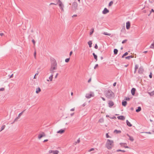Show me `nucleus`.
Wrapping results in <instances>:
<instances>
[{"label":"nucleus","mask_w":154,"mask_h":154,"mask_svg":"<svg viewBox=\"0 0 154 154\" xmlns=\"http://www.w3.org/2000/svg\"><path fill=\"white\" fill-rule=\"evenodd\" d=\"M148 94L150 96L153 95H154V90L152 91L151 92H149Z\"/></svg>","instance_id":"27"},{"label":"nucleus","mask_w":154,"mask_h":154,"mask_svg":"<svg viewBox=\"0 0 154 154\" xmlns=\"http://www.w3.org/2000/svg\"><path fill=\"white\" fill-rule=\"evenodd\" d=\"M152 12H154V11L153 10V9H152L151 11L150 12V13H151Z\"/></svg>","instance_id":"64"},{"label":"nucleus","mask_w":154,"mask_h":154,"mask_svg":"<svg viewBox=\"0 0 154 154\" xmlns=\"http://www.w3.org/2000/svg\"><path fill=\"white\" fill-rule=\"evenodd\" d=\"M78 5V4L76 2L73 3L71 7L72 10L74 11H75L77 9Z\"/></svg>","instance_id":"4"},{"label":"nucleus","mask_w":154,"mask_h":154,"mask_svg":"<svg viewBox=\"0 0 154 154\" xmlns=\"http://www.w3.org/2000/svg\"><path fill=\"white\" fill-rule=\"evenodd\" d=\"M125 99L126 100H130V98L129 97H126Z\"/></svg>","instance_id":"44"},{"label":"nucleus","mask_w":154,"mask_h":154,"mask_svg":"<svg viewBox=\"0 0 154 154\" xmlns=\"http://www.w3.org/2000/svg\"><path fill=\"white\" fill-rule=\"evenodd\" d=\"M93 55L94 56V58L96 60V61H97V55H96L94 53H93Z\"/></svg>","instance_id":"23"},{"label":"nucleus","mask_w":154,"mask_h":154,"mask_svg":"<svg viewBox=\"0 0 154 154\" xmlns=\"http://www.w3.org/2000/svg\"><path fill=\"white\" fill-rule=\"evenodd\" d=\"M141 108L140 107H138L137 109L136 110V112H138L141 111Z\"/></svg>","instance_id":"26"},{"label":"nucleus","mask_w":154,"mask_h":154,"mask_svg":"<svg viewBox=\"0 0 154 154\" xmlns=\"http://www.w3.org/2000/svg\"><path fill=\"white\" fill-rule=\"evenodd\" d=\"M4 33H0V35L1 36H2L4 35Z\"/></svg>","instance_id":"55"},{"label":"nucleus","mask_w":154,"mask_h":154,"mask_svg":"<svg viewBox=\"0 0 154 154\" xmlns=\"http://www.w3.org/2000/svg\"><path fill=\"white\" fill-rule=\"evenodd\" d=\"M106 138H111V137L109 135L108 133H106Z\"/></svg>","instance_id":"40"},{"label":"nucleus","mask_w":154,"mask_h":154,"mask_svg":"<svg viewBox=\"0 0 154 154\" xmlns=\"http://www.w3.org/2000/svg\"><path fill=\"white\" fill-rule=\"evenodd\" d=\"M116 85V83L115 82L113 83V86H115Z\"/></svg>","instance_id":"58"},{"label":"nucleus","mask_w":154,"mask_h":154,"mask_svg":"<svg viewBox=\"0 0 154 154\" xmlns=\"http://www.w3.org/2000/svg\"><path fill=\"white\" fill-rule=\"evenodd\" d=\"M117 118L119 119H120V120H123L125 119V117L124 116H118L117 117Z\"/></svg>","instance_id":"19"},{"label":"nucleus","mask_w":154,"mask_h":154,"mask_svg":"<svg viewBox=\"0 0 154 154\" xmlns=\"http://www.w3.org/2000/svg\"><path fill=\"white\" fill-rule=\"evenodd\" d=\"M150 47L152 48H154V40L153 41V43L151 45Z\"/></svg>","instance_id":"30"},{"label":"nucleus","mask_w":154,"mask_h":154,"mask_svg":"<svg viewBox=\"0 0 154 154\" xmlns=\"http://www.w3.org/2000/svg\"><path fill=\"white\" fill-rule=\"evenodd\" d=\"M52 153H49V150L48 151V153L47 154H51Z\"/></svg>","instance_id":"63"},{"label":"nucleus","mask_w":154,"mask_h":154,"mask_svg":"<svg viewBox=\"0 0 154 154\" xmlns=\"http://www.w3.org/2000/svg\"><path fill=\"white\" fill-rule=\"evenodd\" d=\"M108 104L109 106L110 107H111L114 105V103L113 102L111 101H109L108 102Z\"/></svg>","instance_id":"14"},{"label":"nucleus","mask_w":154,"mask_h":154,"mask_svg":"<svg viewBox=\"0 0 154 154\" xmlns=\"http://www.w3.org/2000/svg\"><path fill=\"white\" fill-rule=\"evenodd\" d=\"M143 68H140L138 70V72L139 73H143Z\"/></svg>","instance_id":"20"},{"label":"nucleus","mask_w":154,"mask_h":154,"mask_svg":"<svg viewBox=\"0 0 154 154\" xmlns=\"http://www.w3.org/2000/svg\"><path fill=\"white\" fill-rule=\"evenodd\" d=\"M49 153H52L53 154H58L59 151L57 150H49Z\"/></svg>","instance_id":"10"},{"label":"nucleus","mask_w":154,"mask_h":154,"mask_svg":"<svg viewBox=\"0 0 154 154\" xmlns=\"http://www.w3.org/2000/svg\"><path fill=\"white\" fill-rule=\"evenodd\" d=\"M131 23L129 21L126 23V28L127 29H129L130 27Z\"/></svg>","instance_id":"11"},{"label":"nucleus","mask_w":154,"mask_h":154,"mask_svg":"<svg viewBox=\"0 0 154 154\" xmlns=\"http://www.w3.org/2000/svg\"><path fill=\"white\" fill-rule=\"evenodd\" d=\"M121 131L120 130H115L114 131L113 133L114 134H120L121 133Z\"/></svg>","instance_id":"18"},{"label":"nucleus","mask_w":154,"mask_h":154,"mask_svg":"<svg viewBox=\"0 0 154 154\" xmlns=\"http://www.w3.org/2000/svg\"><path fill=\"white\" fill-rule=\"evenodd\" d=\"M119 144L122 147H124L125 148L130 149V147L127 146L126 143H119Z\"/></svg>","instance_id":"8"},{"label":"nucleus","mask_w":154,"mask_h":154,"mask_svg":"<svg viewBox=\"0 0 154 154\" xmlns=\"http://www.w3.org/2000/svg\"><path fill=\"white\" fill-rule=\"evenodd\" d=\"M94 93L93 92H90L86 94L85 97L87 98H90L91 97H94Z\"/></svg>","instance_id":"5"},{"label":"nucleus","mask_w":154,"mask_h":154,"mask_svg":"<svg viewBox=\"0 0 154 154\" xmlns=\"http://www.w3.org/2000/svg\"><path fill=\"white\" fill-rule=\"evenodd\" d=\"M103 34L104 35H109V36H110L111 35V34L110 33H108L107 32H104Z\"/></svg>","instance_id":"31"},{"label":"nucleus","mask_w":154,"mask_h":154,"mask_svg":"<svg viewBox=\"0 0 154 154\" xmlns=\"http://www.w3.org/2000/svg\"><path fill=\"white\" fill-rule=\"evenodd\" d=\"M72 51H71L70 52V53H69V56H71V55H72Z\"/></svg>","instance_id":"53"},{"label":"nucleus","mask_w":154,"mask_h":154,"mask_svg":"<svg viewBox=\"0 0 154 154\" xmlns=\"http://www.w3.org/2000/svg\"><path fill=\"white\" fill-rule=\"evenodd\" d=\"M127 40H125L122 42V44H124V43H125L127 42Z\"/></svg>","instance_id":"48"},{"label":"nucleus","mask_w":154,"mask_h":154,"mask_svg":"<svg viewBox=\"0 0 154 154\" xmlns=\"http://www.w3.org/2000/svg\"><path fill=\"white\" fill-rule=\"evenodd\" d=\"M98 64H96L94 67V69H96L98 67Z\"/></svg>","instance_id":"45"},{"label":"nucleus","mask_w":154,"mask_h":154,"mask_svg":"<svg viewBox=\"0 0 154 154\" xmlns=\"http://www.w3.org/2000/svg\"><path fill=\"white\" fill-rule=\"evenodd\" d=\"M126 123H127V125L128 126H129V127H131L132 126V124H131V123L128 120H127V121H126Z\"/></svg>","instance_id":"21"},{"label":"nucleus","mask_w":154,"mask_h":154,"mask_svg":"<svg viewBox=\"0 0 154 154\" xmlns=\"http://www.w3.org/2000/svg\"><path fill=\"white\" fill-rule=\"evenodd\" d=\"M127 135L128 137H129V140L133 142L134 141V138L129 135L128 134H127Z\"/></svg>","instance_id":"17"},{"label":"nucleus","mask_w":154,"mask_h":154,"mask_svg":"<svg viewBox=\"0 0 154 154\" xmlns=\"http://www.w3.org/2000/svg\"><path fill=\"white\" fill-rule=\"evenodd\" d=\"M149 76L150 78H152V73L151 72L150 73Z\"/></svg>","instance_id":"43"},{"label":"nucleus","mask_w":154,"mask_h":154,"mask_svg":"<svg viewBox=\"0 0 154 154\" xmlns=\"http://www.w3.org/2000/svg\"><path fill=\"white\" fill-rule=\"evenodd\" d=\"M32 41L34 44H35V41L34 40H32Z\"/></svg>","instance_id":"59"},{"label":"nucleus","mask_w":154,"mask_h":154,"mask_svg":"<svg viewBox=\"0 0 154 154\" xmlns=\"http://www.w3.org/2000/svg\"><path fill=\"white\" fill-rule=\"evenodd\" d=\"M23 112L19 114L18 116V118H19L20 117V116H21V115L22 114Z\"/></svg>","instance_id":"39"},{"label":"nucleus","mask_w":154,"mask_h":154,"mask_svg":"<svg viewBox=\"0 0 154 154\" xmlns=\"http://www.w3.org/2000/svg\"><path fill=\"white\" fill-rule=\"evenodd\" d=\"M55 72V71H50V73H51V74H53H53L54 73V72Z\"/></svg>","instance_id":"47"},{"label":"nucleus","mask_w":154,"mask_h":154,"mask_svg":"<svg viewBox=\"0 0 154 154\" xmlns=\"http://www.w3.org/2000/svg\"><path fill=\"white\" fill-rule=\"evenodd\" d=\"M134 57L133 56H129L127 57H125V58L127 59H130L131 58H132Z\"/></svg>","instance_id":"32"},{"label":"nucleus","mask_w":154,"mask_h":154,"mask_svg":"<svg viewBox=\"0 0 154 154\" xmlns=\"http://www.w3.org/2000/svg\"><path fill=\"white\" fill-rule=\"evenodd\" d=\"M136 89L134 88H133L131 90V93L133 96H134L135 94V92L136 91Z\"/></svg>","instance_id":"16"},{"label":"nucleus","mask_w":154,"mask_h":154,"mask_svg":"<svg viewBox=\"0 0 154 154\" xmlns=\"http://www.w3.org/2000/svg\"><path fill=\"white\" fill-rule=\"evenodd\" d=\"M5 125H2L1 127V130L0 131H1L5 129Z\"/></svg>","instance_id":"35"},{"label":"nucleus","mask_w":154,"mask_h":154,"mask_svg":"<svg viewBox=\"0 0 154 154\" xmlns=\"http://www.w3.org/2000/svg\"><path fill=\"white\" fill-rule=\"evenodd\" d=\"M113 4V2L112 1L110 2L109 4V7L111 6Z\"/></svg>","instance_id":"38"},{"label":"nucleus","mask_w":154,"mask_h":154,"mask_svg":"<svg viewBox=\"0 0 154 154\" xmlns=\"http://www.w3.org/2000/svg\"><path fill=\"white\" fill-rule=\"evenodd\" d=\"M41 91V89L39 87H38L36 88L35 93L38 94Z\"/></svg>","instance_id":"15"},{"label":"nucleus","mask_w":154,"mask_h":154,"mask_svg":"<svg viewBox=\"0 0 154 154\" xmlns=\"http://www.w3.org/2000/svg\"><path fill=\"white\" fill-rule=\"evenodd\" d=\"M104 122V120L103 119L101 118L99 119L98 120V122L100 123H102Z\"/></svg>","instance_id":"24"},{"label":"nucleus","mask_w":154,"mask_h":154,"mask_svg":"<svg viewBox=\"0 0 154 154\" xmlns=\"http://www.w3.org/2000/svg\"><path fill=\"white\" fill-rule=\"evenodd\" d=\"M80 142V140L79 139H78L77 141H76V143H79Z\"/></svg>","instance_id":"50"},{"label":"nucleus","mask_w":154,"mask_h":154,"mask_svg":"<svg viewBox=\"0 0 154 154\" xmlns=\"http://www.w3.org/2000/svg\"><path fill=\"white\" fill-rule=\"evenodd\" d=\"M144 133H145L147 134H151V133L150 132H145Z\"/></svg>","instance_id":"51"},{"label":"nucleus","mask_w":154,"mask_h":154,"mask_svg":"<svg viewBox=\"0 0 154 154\" xmlns=\"http://www.w3.org/2000/svg\"><path fill=\"white\" fill-rule=\"evenodd\" d=\"M109 12V10L107 9L106 8H105L102 11V13L103 14H106Z\"/></svg>","instance_id":"13"},{"label":"nucleus","mask_w":154,"mask_h":154,"mask_svg":"<svg viewBox=\"0 0 154 154\" xmlns=\"http://www.w3.org/2000/svg\"><path fill=\"white\" fill-rule=\"evenodd\" d=\"M57 68V64H52L51 66V67L50 69V71H55V70H56Z\"/></svg>","instance_id":"7"},{"label":"nucleus","mask_w":154,"mask_h":154,"mask_svg":"<svg viewBox=\"0 0 154 154\" xmlns=\"http://www.w3.org/2000/svg\"><path fill=\"white\" fill-rule=\"evenodd\" d=\"M57 4L58 5L61 11L63 12L64 11V5L63 2L60 0H58Z\"/></svg>","instance_id":"3"},{"label":"nucleus","mask_w":154,"mask_h":154,"mask_svg":"<svg viewBox=\"0 0 154 154\" xmlns=\"http://www.w3.org/2000/svg\"><path fill=\"white\" fill-rule=\"evenodd\" d=\"M53 74H51L50 76H49L48 78V79H47V81L48 82H51L52 81L53 78Z\"/></svg>","instance_id":"12"},{"label":"nucleus","mask_w":154,"mask_h":154,"mask_svg":"<svg viewBox=\"0 0 154 154\" xmlns=\"http://www.w3.org/2000/svg\"><path fill=\"white\" fill-rule=\"evenodd\" d=\"M74 110H75V108H72V109H70V111H74Z\"/></svg>","instance_id":"52"},{"label":"nucleus","mask_w":154,"mask_h":154,"mask_svg":"<svg viewBox=\"0 0 154 154\" xmlns=\"http://www.w3.org/2000/svg\"><path fill=\"white\" fill-rule=\"evenodd\" d=\"M94 148H91V149H90L89 150L88 152H90L91 151H94Z\"/></svg>","instance_id":"41"},{"label":"nucleus","mask_w":154,"mask_h":154,"mask_svg":"<svg viewBox=\"0 0 154 154\" xmlns=\"http://www.w3.org/2000/svg\"><path fill=\"white\" fill-rule=\"evenodd\" d=\"M127 103L126 101H123L122 103V105L124 106H125L127 105Z\"/></svg>","instance_id":"25"},{"label":"nucleus","mask_w":154,"mask_h":154,"mask_svg":"<svg viewBox=\"0 0 154 154\" xmlns=\"http://www.w3.org/2000/svg\"><path fill=\"white\" fill-rule=\"evenodd\" d=\"M101 98H102V99L103 100H104V101H105V99L104 98H103V97H102Z\"/></svg>","instance_id":"60"},{"label":"nucleus","mask_w":154,"mask_h":154,"mask_svg":"<svg viewBox=\"0 0 154 154\" xmlns=\"http://www.w3.org/2000/svg\"><path fill=\"white\" fill-rule=\"evenodd\" d=\"M45 136V134L44 132H42L38 135V138L39 140H40L42 137Z\"/></svg>","instance_id":"6"},{"label":"nucleus","mask_w":154,"mask_h":154,"mask_svg":"<svg viewBox=\"0 0 154 154\" xmlns=\"http://www.w3.org/2000/svg\"><path fill=\"white\" fill-rule=\"evenodd\" d=\"M104 94L108 98H111L114 96V93L111 90L106 91L104 92Z\"/></svg>","instance_id":"2"},{"label":"nucleus","mask_w":154,"mask_h":154,"mask_svg":"<svg viewBox=\"0 0 154 154\" xmlns=\"http://www.w3.org/2000/svg\"><path fill=\"white\" fill-rule=\"evenodd\" d=\"M128 53L127 52H125L122 56V57L123 58L124 56L127 55L128 54Z\"/></svg>","instance_id":"37"},{"label":"nucleus","mask_w":154,"mask_h":154,"mask_svg":"<svg viewBox=\"0 0 154 154\" xmlns=\"http://www.w3.org/2000/svg\"><path fill=\"white\" fill-rule=\"evenodd\" d=\"M91 79H89L88 81V82H90L91 81Z\"/></svg>","instance_id":"62"},{"label":"nucleus","mask_w":154,"mask_h":154,"mask_svg":"<svg viewBox=\"0 0 154 154\" xmlns=\"http://www.w3.org/2000/svg\"><path fill=\"white\" fill-rule=\"evenodd\" d=\"M118 51L117 49H114V53L115 54H116L118 53Z\"/></svg>","instance_id":"33"},{"label":"nucleus","mask_w":154,"mask_h":154,"mask_svg":"<svg viewBox=\"0 0 154 154\" xmlns=\"http://www.w3.org/2000/svg\"><path fill=\"white\" fill-rule=\"evenodd\" d=\"M94 48L96 49H97L98 48V47L97 44H95Z\"/></svg>","instance_id":"49"},{"label":"nucleus","mask_w":154,"mask_h":154,"mask_svg":"<svg viewBox=\"0 0 154 154\" xmlns=\"http://www.w3.org/2000/svg\"><path fill=\"white\" fill-rule=\"evenodd\" d=\"M88 44L90 48L91 47L92 44V42L91 41H89L88 42Z\"/></svg>","instance_id":"28"},{"label":"nucleus","mask_w":154,"mask_h":154,"mask_svg":"<svg viewBox=\"0 0 154 154\" xmlns=\"http://www.w3.org/2000/svg\"><path fill=\"white\" fill-rule=\"evenodd\" d=\"M138 65H135V71L134 72V73H135L136 72L137 70L138 69Z\"/></svg>","instance_id":"22"},{"label":"nucleus","mask_w":154,"mask_h":154,"mask_svg":"<svg viewBox=\"0 0 154 154\" xmlns=\"http://www.w3.org/2000/svg\"><path fill=\"white\" fill-rule=\"evenodd\" d=\"M56 5V4H55L54 3H50V5Z\"/></svg>","instance_id":"57"},{"label":"nucleus","mask_w":154,"mask_h":154,"mask_svg":"<svg viewBox=\"0 0 154 154\" xmlns=\"http://www.w3.org/2000/svg\"><path fill=\"white\" fill-rule=\"evenodd\" d=\"M58 75V73H57L56 74V75L55 76V78H57V76Z\"/></svg>","instance_id":"56"},{"label":"nucleus","mask_w":154,"mask_h":154,"mask_svg":"<svg viewBox=\"0 0 154 154\" xmlns=\"http://www.w3.org/2000/svg\"><path fill=\"white\" fill-rule=\"evenodd\" d=\"M116 152H126V151L125 150H122L121 149H118L116 150Z\"/></svg>","instance_id":"29"},{"label":"nucleus","mask_w":154,"mask_h":154,"mask_svg":"<svg viewBox=\"0 0 154 154\" xmlns=\"http://www.w3.org/2000/svg\"><path fill=\"white\" fill-rule=\"evenodd\" d=\"M77 17V15L76 14H74L72 16V17L73 18L74 17Z\"/></svg>","instance_id":"46"},{"label":"nucleus","mask_w":154,"mask_h":154,"mask_svg":"<svg viewBox=\"0 0 154 154\" xmlns=\"http://www.w3.org/2000/svg\"><path fill=\"white\" fill-rule=\"evenodd\" d=\"M94 31V29L93 28L91 29V31L90 32V35H91L93 33Z\"/></svg>","instance_id":"34"},{"label":"nucleus","mask_w":154,"mask_h":154,"mask_svg":"<svg viewBox=\"0 0 154 154\" xmlns=\"http://www.w3.org/2000/svg\"><path fill=\"white\" fill-rule=\"evenodd\" d=\"M5 90V88H2L0 89V91H3Z\"/></svg>","instance_id":"42"},{"label":"nucleus","mask_w":154,"mask_h":154,"mask_svg":"<svg viewBox=\"0 0 154 154\" xmlns=\"http://www.w3.org/2000/svg\"><path fill=\"white\" fill-rule=\"evenodd\" d=\"M65 132V129H62L60 130H59L57 131V133L59 134H62L64 133Z\"/></svg>","instance_id":"9"},{"label":"nucleus","mask_w":154,"mask_h":154,"mask_svg":"<svg viewBox=\"0 0 154 154\" xmlns=\"http://www.w3.org/2000/svg\"><path fill=\"white\" fill-rule=\"evenodd\" d=\"M70 60V58H66L65 60V61L66 63H68Z\"/></svg>","instance_id":"36"},{"label":"nucleus","mask_w":154,"mask_h":154,"mask_svg":"<svg viewBox=\"0 0 154 154\" xmlns=\"http://www.w3.org/2000/svg\"><path fill=\"white\" fill-rule=\"evenodd\" d=\"M48 141V139L45 140L43 141V142H45Z\"/></svg>","instance_id":"54"},{"label":"nucleus","mask_w":154,"mask_h":154,"mask_svg":"<svg viewBox=\"0 0 154 154\" xmlns=\"http://www.w3.org/2000/svg\"><path fill=\"white\" fill-rule=\"evenodd\" d=\"M74 113H71L70 114V115L71 116H72L73 115Z\"/></svg>","instance_id":"61"},{"label":"nucleus","mask_w":154,"mask_h":154,"mask_svg":"<svg viewBox=\"0 0 154 154\" xmlns=\"http://www.w3.org/2000/svg\"><path fill=\"white\" fill-rule=\"evenodd\" d=\"M114 142L113 140L110 139L107 140L105 146L108 150H111L114 146Z\"/></svg>","instance_id":"1"}]
</instances>
